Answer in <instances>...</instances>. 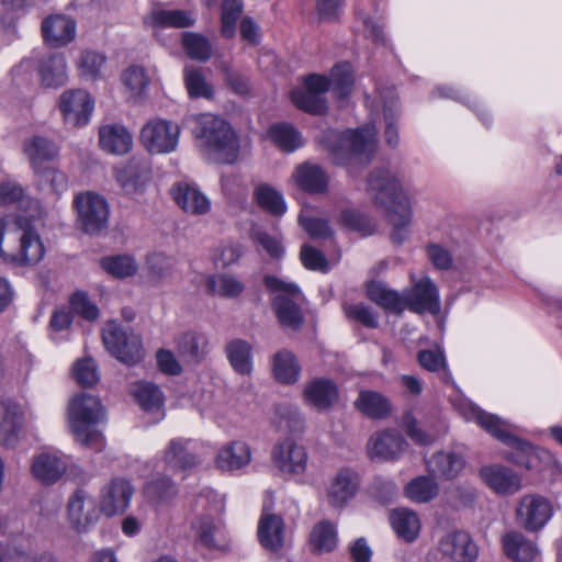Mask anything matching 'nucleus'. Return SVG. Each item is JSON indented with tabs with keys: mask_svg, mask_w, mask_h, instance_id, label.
<instances>
[{
	"mask_svg": "<svg viewBox=\"0 0 562 562\" xmlns=\"http://www.w3.org/2000/svg\"><path fill=\"white\" fill-rule=\"evenodd\" d=\"M269 135L283 151H294L303 144L297 130L289 124H276L271 126Z\"/></svg>",
	"mask_w": 562,
	"mask_h": 562,
	"instance_id": "nucleus-51",
	"label": "nucleus"
},
{
	"mask_svg": "<svg viewBox=\"0 0 562 562\" xmlns=\"http://www.w3.org/2000/svg\"><path fill=\"white\" fill-rule=\"evenodd\" d=\"M521 488L522 479L517 472L506 467L494 468V493L509 496Z\"/></svg>",
	"mask_w": 562,
	"mask_h": 562,
	"instance_id": "nucleus-46",
	"label": "nucleus"
},
{
	"mask_svg": "<svg viewBox=\"0 0 562 562\" xmlns=\"http://www.w3.org/2000/svg\"><path fill=\"white\" fill-rule=\"evenodd\" d=\"M358 475L350 469H341L334 479L329 488V503L334 507L344 506L351 499L358 490Z\"/></svg>",
	"mask_w": 562,
	"mask_h": 562,
	"instance_id": "nucleus-31",
	"label": "nucleus"
},
{
	"mask_svg": "<svg viewBox=\"0 0 562 562\" xmlns=\"http://www.w3.org/2000/svg\"><path fill=\"white\" fill-rule=\"evenodd\" d=\"M342 311L346 317L351 322L359 323L368 328H376L379 326L378 317L373 313L372 308L362 303H345L342 305Z\"/></svg>",
	"mask_w": 562,
	"mask_h": 562,
	"instance_id": "nucleus-57",
	"label": "nucleus"
},
{
	"mask_svg": "<svg viewBox=\"0 0 562 562\" xmlns=\"http://www.w3.org/2000/svg\"><path fill=\"white\" fill-rule=\"evenodd\" d=\"M105 60L103 54L90 49L83 50L78 63L81 75L92 80L97 79Z\"/></svg>",
	"mask_w": 562,
	"mask_h": 562,
	"instance_id": "nucleus-60",
	"label": "nucleus"
},
{
	"mask_svg": "<svg viewBox=\"0 0 562 562\" xmlns=\"http://www.w3.org/2000/svg\"><path fill=\"white\" fill-rule=\"evenodd\" d=\"M520 428L494 414V438L504 443L509 450L505 458L527 470H539L540 462L557 463L554 454L543 448L518 437Z\"/></svg>",
	"mask_w": 562,
	"mask_h": 562,
	"instance_id": "nucleus-5",
	"label": "nucleus"
},
{
	"mask_svg": "<svg viewBox=\"0 0 562 562\" xmlns=\"http://www.w3.org/2000/svg\"><path fill=\"white\" fill-rule=\"evenodd\" d=\"M272 371L278 382L293 384L299 380L301 368L295 356L291 351L282 349L273 356Z\"/></svg>",
	"mask_w": 562,
	"mask_h": 562,
	"instance_id": "nucleus-39",
	"label": "nucleus"
},
{
	"mask_svg": "<svg viewBox=\"0 0 562 562\" xmlns=\"http://www.w3.org/2000/svg\"><path fill=\"white\" fill-rule=\"evenodd\" d=\"M464 459L454 452L438 451L426 460V468L435 479H456L464 469Z\"/></svg>",
	"mask_w": 562,
	"mask_h": 562,
	"instance_id": "nucleus-26",
	"label": "nucleus"
},
{
	"mask_svg": "<svg viewBox=\"0 0 562 562\" xmlns=\"http://www.w3.org/2000/svg\"><path fill=\"white\" fill-rule=\"evenodd\" d=\"M145 493L150 501L161 504L176 497L178 488L171 479L158 476L146 484Z\"/></svg>",
	"mask_w": 562,
	"mask_h": 562,
	"instance_id": "nucleus-52",
	"label": "nucleus"
},
{
	"mask_svg": "<svg viewBox=\"0 0 562 562\" xmlns=\"http://www.w3.org/2000/svg\"><path fill=\"white\" fill-rule=\"evenodd\" d=\"M330 88L338 99L347 98L353 89L355 75L352 66L348 61L336 64L330 71Z\"/></svg>",
	"mask_w": 562,
	"mask_h": 562,
	"instance_id": "nucleus-42",
	"label": "nucleus"
},
{
	"mask_svg": "<svg viewBox=\"0 0 562 562\" xmlns=\"http://www.w3.org/2000/svg\"><path fill=\"white\" fill-rule=\"evenodd\" d=\"M225 355L233 370L240 375L252 372V346L245 339L234 338L225 344Z\"/></svg>",
	"mask_w": 562,
	"mask_h": 562,
	"instance_id": "nucleus-33",
	"label": "nucleus"
},
{
	"mask_svg": "<svg viewBox=\"0 0 562 562\" xmlns=\"http://www.w3.org/2000/svg\"><path fill=\"white\" fill-rule=\"evenodd\" d=\"M291 100L297 109L313 115H323L328 110L327 101L324 97L306 90H292Z\"/></svg>",
	"mask_w": 562,
	"mask_h": 562,
	"instance_id": "nucleus-49",
	"label": "nucleus"
},
{
	"mask_svg": "<svg viewBox=\"0 0 562 562\" xmlns=\"http://www.w3.org/2000/svg\"><path fill=\"white\" fill-rule=\"evenodd\" d=\"M184 83L190 98H205L212 99L213 88L206 81L204 75L200 69H186L184 70Z\"/></svg>",
	"mask_w": 562,
	"mask_h": 562,
	"instance_id": "nucleus-55",
	"label": "nucleus"
},
{
	"mask_svg": "<svg viewBox=\"0 0 562 562\" xmlns=\"http://www.w3.org/2000/svg\"><path fill=\"white\" fill-rule=\"evenodd\" d=\"M131 394L147 413H160L164 406V395L160 389L150 382H137L133 384Z\"/></svg>",
	"mask_w": 562,
	"mask_h": 562,
	"instance_id": "nucleus-38",
	"label": "nucleus"
},
{
	"mask_svg": "<svg viewBox=\"0 0 562 562\" xmlns=\"http://www.w3.org/2000/svg\"><path fill=\"white\" fill-rule=\"evenodd\" d=\"M310 546L315 554L331 552L337 546L335 526L328 520L315 525L310 536Z\"/></svg>",
	"mask_w": 562,
	"mask_h": 562,
	"instance_id": "nucleus-41",
	"label": "nucleus"
},
{
	"mask_svg": "<svg viewBox=\"0 0 562 562\" xmlns=\"http://www.w3.org/2000/svg\"><path fill=\"white\" fill-rule=\"evenodd\" d=\"M554 515L550 498L539 493L522 495L516 506L515 516L519 527L529 532L542 530Z\"/></svg>",
	"mask_w": 562,
	"mask_h": 562,
	"instance_id": "nucleus-10",
	"label": "nucleus"
},
{
	"mask_svg": "<svg viewBox=\"0 0 562 562\" xmlns=\"http://www.w3.org/2000/svg\"><path fill=\"white\" fill-rule=\"evenodd\" d=\"M303 395L308 404L318 411H325L338 402L339 391L333 380L317 378L305 385Z\"/></svg>",
	"mask_w": 562,
	"mask_h": 562,
	"instance_id": "nucleus-23",
	"label": "nucleus"
},
{
	"mask_svg": "<svg viewBox=\"0 0 562 562\" xmlns=\"http://www.w3.org/2000/svg\"><path fill=\"white\" fill-rule=\"evenodd\" d=\"M67 518L70 526L78 532H86L100 518L93 497L83 488H77L67 502Z\"/></svg>",
	"mask_w": 562,
	"mask_h": 562,
	"instance_id": "nucleus-11",
	"label": "nucleus"
},
{
	"mask_svg": "<svg viewBox=\"0 0 562 562\" xmlns=\"http://www.w3.org/2000/svg\"><path fill=\"white\" fill-rule=\"evenodd\" d=\"M42 35L52 47L66 46L75 40L76 22L66 15H50L42 22Z\"/></svg>",
	"mask_w": 562,
	"mask_h": 562,
	"instance_id": "nucleus-20",
	"label": "nucleus"
},
{
	"mask_svg": "<svg viewBox=\"0 0 562 562\" xmlns=\"http://www.w3.org/2000/svg\"><path fill=\"white\" fill-rule=\"evenodd\" d=\"M294 179L296 184L307 193H324L328 187V176L318 165L304 162L296 167Z\"/></svg>",
	"mask_w": 562,
	"mask_h": 562,
	"instance_id": "nucleus-32",
	"label": "nucleus"
},
{
	"mask_svg": "<svg viewBox=\"0 0 562 562\" xmlns=\"http://www.w3.org/2000/svg\"><path fill=\"white\" fill-rule=\"evenodd\" d=\"M367 192L392 225L391 240L402 245L409 236L412 207L400 181L386 169H374L367 178Z\"/></svg>",
	"mask_w": 562,
	"mask_h": 562,
	"instance_id": "nucleus-1",
	"label": "nucleus"
},
{
	"mask_svg": "<svg viewBox=\"0 0 562 562\" xmlns=\"http://www.w3.org/2000/svg\"><path fill=\"white\" fill-rule=\"evenodd\" d=\"M405 494L415 503L425 504L438 496L439 485L431 474L420 475L405 486Z\"/></svg>",
	"mask_w": 562,
	"mask_h": 562,
	"instance_id": "nucleus-40",
	"label": "nucleus"
},
{
	"mask_svg": "<svg viewBox=\"0 0 562 562\" xmlns=\"http://www.w3.org/2000/svg\"><path fill=\"white\" fill-rule=\"evenodd\" d=\"M263 283L270 292H279L271 305L281 325L294 330L299 329L304 322L299 305V300L302 297L299 286L270 274L265 276Z\"/></svg>",
	"mask_w": 562,
	"mask_h": 562,
	"instance_id": "nucleus-7",
	"label": "nucleus"
},
{
	"mask_svg": "<svg viewBox=\"0 0 562 562\" xmlns=\"http://www.w3.org/2000/svg\"><path fill=\"white\" fill-rule=\"evenodd\" d=\"M199 543L206 547L207 549L221 548L218 542V527L214 524V520L209 516L198 518L193 522Z\"/></svg>",
	"mask_w": 562,
	"mask_h": 562,
	"instance_id": "nucleus-56",
	"label": "nucleus"
},
{
	"mask_svg": "<svg viewBox=\"0 0 562 562\" xmlns=\"http://www.w3.org/2000/svg\"><path fill=\"white\" fill-rule=\"evenodd\" d=\"M177 356L186 366H199L209 355V338L205 334L187 330L175 338Z\"/></svg>",
	"mask_w": 562,
	"mask_h": 562,
	"instance_id": "nucleus-16",
	"label": "nucleus"
},
{
	"mask_svg": "<svg viewBox=\"0 0 562 562\" xmlns=\"http://www.w3.org/2000/svg\"><path fill=\"white\" fill-rule=\"evenodd\" d=\"M71 311L83 319L94 322L99 318L100 311L98 306L89 299L83 291H76L69 300Z\"/></svg>",
	"mask_w": 562,
	"mask_h": 562,
	"instance_id": "nucleus-58",
	"label": "nucleus"
},
{
	"mask_svg": "<svg viewBox=\"0 0 562 562\" xmlns=\"http://www.w3.org/2000/svg\"><path fill=\"white\" fill-rule=\"evenodd\" d=\"M24 150L34 169L45 166V162L54 159L58 151L53 142L42 136H35L29 142H25Z\"/></svg>",
	"mask_w": 562,
	"mask_h": 562,
	"instance_id": "nucleus-44",
	"label": "nucleus"
},
{
	"mask_svg": "<svg viewBox=\"0 0 562 562\" xmlns=\"http://www.w3.org/2000/svg\"><path fill=\"white\" fill-rule=\"evenodd\" d=\"M375 131L363 127L344 133L328 131L324 133L322 142L330 155L331 161L337 166L347 165L352 158L366 155L370 160L375 150Z\"/></svg>",
	"mask_w": 562,
	"mask_h": 562,
	"instance_id": "nucleus-6",
	"label": "nucleus"
},
{
	"mask_svg": "<svg viewBox=\"0 0 562 562\" xmlns=\"http://www.w3.org/2000/svg\"><path fill=\"white\" fill-rule=\"evenodd\" d=\"M194 20L183 10L159 11L155 14V23L161 26L189 27Z\"/></svg>",
	"mask_w": 562,
	"mask_h": 562,
	"instance_id": "nucleus-64",
	"label": "nucleus"
},
{
	"mask_svg": "<svg viewBox=\"0 0 562 562\" xmlns=\"http://www.w3.org/2000/svg\"><path fill=\"white\" fill-rule=\"evenodd\" d=\"M104 418V409L97 396L87 393L76 395L68 405V419L76 439L88 448L100 450L102 434L95 426Z\"/></svg>",
	"mask_w": 562,
	"mask_h": 562,
	"instance_id": "nucleus-4",
	"label": "nucleus"
},
{
	"mask_svg": "<svg viewBox=\"0 0 562 562\" xmlns=\"http://www.w3.org/2000/svg\"><path fill=\"white\" fill-rule=\"evenodd\" d=\"M179 126L165 120L148 122L140 131V140L153 154L173 151L178 145Z\"/></svg>",
	"mask_w": 562,
	"mask_h": 562,
	"instance_id": "nucleus-12",
	"label": "nucleus"
},
{
	"mask_svg": "<svg viewBox=\"0 0 562 562\" xmlns=\"http://www.w3.org/2000/svg\"><path fill=\"white\" fill-rule=\"evenodd\" d=\"M217 68L222 72L225 82L235 93L245 95L249 92L250 86L246 76L234 70L226 61L218 63Z\"/></svg>",
	"mask_w": 562,
	"mask_h": 562,
	"instance_id": "nucleus-61",
	"label": "nucleus"
},
{
	"mask_svg": "<svg viewBox=\"0 0 562 562\" xmlns=\"http://www.w3.org/2000/svg\"><path fill=\"white\" fill-rule=\"evenodd\" d=\"M99 143L106 153L124 155L132 148L133 138L124 126L112 124L100 127Z\"/></svg>",
	"mask_w": 562,
	"mask_h": 562,
	"instance_id": "nucleus-30",
	"label": "nucleus"
},
{
	"mask_svg": "<svg viewBox=\"0 0 562 562\" xmlns=\"http://www.w3.org/2000/svg\"><path fill=\"white\" fill-rule=\"evenodd\" d=\"M23 415L10 400H0V445L14 447L19 441Z\"/></svg>",
	"mask_w": 562,
	"mask_h": 562,
	"instance_id": "nucleus-22",
	"label": "nucleus"
},
{
	"mask_svg": "<svg viewBox=\"0 0 562 562\" xmlns=\"http://www.w3.org/2000/svg\"><path fill=\"white\" fill-rule=\"evenodd\" d=\"M250 460V447L244 441L235 440L224 445L218 450L215 464L222 471L232 472L246 467Z\"/></svg>",
	"mask_w": 562,
	"mask_h": 562,
	"instance_id": "nucleus-27",
	"label": "nucleus"
},
{
	"mask_svg": "<svg viewBox=\"0 0 562 562\" xmlns=\"http://www.w3.org/2000/svg\"><path fill=\"white\" fill-rule=\"evenodd\" d=\"M390 521L398 538L406 542L414 541L420 530V522L415 512L407 508H396L390 514Z\"/></svg>",
	"mask_w": 562,
	"mask_h": 562,
	"instance_id": "nucleus-37",
	"label": "nucleus"
},
{
	"mask_svg": "<svg viewBox=\"0 0 562 562\" xmlns=\"http://www.w3.org/2000/svg\"><path fill=\"white\" fill-rule=\"evenodd\" d=\"M45 255L44 244L38 233L31 227L7 226L0 220V257L15 267L38 263Z\"/></svg>",
	"mask_w": 562,
	"mask_h": 562,
	"instance_id": "nucleus-3",
	"label": "nucleus"
},
{
	"mask_svg": "<svg viewBox=\"0 0 562 562\" xmlns=\"http://www.w3.org/2000/svg\"><path fill=\"white\" fill-rule=\"evenodd\" d=\"M206 286L211 293L226 299H235L245 290L244 283L236 277L224 273L209 277Z\"/></svg>",
	"mask_w": 562,
	"mask_h": 562,
	"instance_id": "nucleus-45",
	"label": "nucleus"
},
{
	"mask_svg": "<svg viewBox=\"0 0 562 562\" xmlns=\"http://www.w3.org/2000/svg\"><path fill=\"white\" fill-rule=\"evenodd\" d=\"M77 211V226L88 235H100L108 229L110 206L102 195L87 191L74 199Z\"/></svg>",
	"mask_w": 562,
	"mask_h": 562,
	"instance_id": "nucleus-8",
	"label": "nucleus"
},
{
	"mask_svg": "<svg viewBox=\"0 0 562 562\" xmlns=\"http://www.w3.org/2000/svg\"><path fill=\"white\" fill-rule=\"evenodd\" d=\"M303 266L308 270L327 272L329 262L323 251L310 245H303L300 252Z\"/></svg>",
	"mask_w": 562,
	"mask_h": 562,
	"instance_id": "nucleus-63",
	"label": "nucleus"
},
{
	"mask_svg": "<svg viewBox=\"0 0 562 562\" xmlns=\"http://www.w3.org/2000/svg\"><path fill=\"white\" fill-rule=\"evenodd\" d=\"M147 267L149 278L156 283H160L172 273V260L165 254H153L147 257Z\"/></svg>",
	"mask_w": 562,
	"mask_h": 562,
	"instance_id": "nucleus-59",
	"label": "nucleus"
},
{
	"mask_svg": "<svg viewBox=\"0 0 562 562\" xmlns=\"http://www.w3.org/2000/svg\"><path fill=\"white\" fill-rule=\"evenodd\" d=\"M254 200L262 210L273 216H281L286 211L282 194L267 183L259 184L254 190Z\"/></svg>",
	"mask_w": 562,
	"mask_h": 562,
	"instance_id": "nucleus-43",
	"label": "nucleus"
},
{
	"mask_svg": "<svg viewBox=\"0 0 562 562\" xmlns=\"http://www.w3.org/2000/svg\"><path fill=\"white\" fill-rule=\"evenodd\" d=\"M273 464L284 475H300L307 468V452L305 448L291 438L277 442L271 452Z\"/></svg>",
	"mask_w": 562,
	"mask_h": 562,
	"instance_id": "nucleus-13",
	"label": "nucleus"
},
{
	"mask_svg": "<svg viewBox=\"0 0 562 562\" xmlns=\"http://www.w3.org/2000/svg\"><path fill=\"white\" fill-rule=\"evenodd\" d=\"M134 488L130 481L115 477L106 484L100 497L101 512L106 516L122 514L130 505Z\"/></svg>",
	"mask_w": 562,
	"mask_h": 562,
	"instance_id": "nucleus-18",
	"label": "nucleus"
},
{
	"mask_svg": "<svg viewBox=\"0 0 562 562\" xmlns=\"http://www.w3.org/2000/svg\"><path fill=\"white\" fill-rule=\"evenodd\" d=\"M102 340L106 350L126 366H135L144 358L140 336L116 322L106 323L102 330Z\"/></svg>",
	"mask_w": 562,
	"mask_h": 562,
	"instance_id": "nucleus-9",
	"label": "nucleus"
},
{
	"mask_svg": "<svg viewBox=\"0 0 562 562\" xmlns=\"http://www.w3.org/2000/svg\"><path fill=\"white\" fill-rule=\"evenodd\" d=\"M417 360L422 368L430 372H437L447 384H453L452 375L447 368L446 358L441 350H420Z\"/></svg>",
	"mask_w": 562,
	"mask_h": 562,
	"instance_id": "nucleus-47",
	"label": "nucleus"
},
{
	"mask_svg": "<svg viewBox=\"0 0 562 562\" xmlns=\"http://www.w3.org/2000/svg\"><path fill=\"white\" fill-rule=\"evenodd\" d=\"M101 267L109 274L119 279L133 277L137 272L136 261L127 255L104 257L101 260Z\"/></svg>",
	"mask_w": 562,
	"mask_h": 562,
	"instance_id": "nucleus-50",
	"label": "nucleus"
},
{
	"mask_svg": "<svg viewBox=\"0 0 562 562\" xmlns=\"http://www.w3.org/2000/svg\"><path fill=\"white\" fill-rule=\"evenodd\" d=\"M355 407L371 419H384L392 413L390 401L383 394L370 390L360 391Z\"/></svg>",
	"mask_w": 562,
	"mask_h": 562,
	"instance_id": "nucleus-34",
	"label": "nucleus"
},
{
	"mask_svg": "<svg viewBox=\"0 0 562 562\" xmlns=\"http://www.w3.org/2000/svg\"><path fill=\"white\" fill-rule=\"evenodd\" d=\"M38 74L47 88H58L67 81V64L61 54H53L41 59Z\"/></svg>",
	"mask_w": 562,
	"mask_h": 562,
	"instance_id": "nucleus-35",
	"label": "nucleus"
},
{
	"mask_svg": "<svg viewBox=\"0 0 562 562\" xmlns=\"http://www.w3.org/2000/svg\"><path fill=\"white\" fill-rule=\"evenodd\" d=\"M243 13V0H223L221 34L226 38L235 35L236 23Z\"/></svg>",
	"mask_w": 562,
	"mask_h": 562,
	"instance_id": "nucleus-54",
	"label": "nucleus"
},
{
	"mask_svg": "<svg viewBox=\"0 0 562 562\" xmlns=\"http://www.w3.org/2000/svg\"><path fill=\"white\" fill-rule=\"evenodd\" d=\"M440 553L453 562H474L477 557V547L470 535L459 530L446 535L439 541Z\"/></svg>",
	"mask_w": 562,
	"mask_h": 562,
	"instance_id": "nucleus-19",
	"label": "nucleus"
},
{
	"mask_svg": "<svg viewBox=\"0 0 562 562\" xmlns=\"http://www.w3.org/2000/svg\"><path fill=\"white\" fill-rule=\"evenodd\" d=\"M170 195L187 214L200 216L211 210L210 199L194 183L177 182L171 187Z\"/></svg>",
	"mask_w": 562,
	"mask_h": 562,
	"instance_id": "nucleus-17",
	"label": "nucleus"
},
{
	"mask_svg": "<svg viewBox=\"0 0 562 562\" xmlns=\"http://www.w3.org/2000/svg\"><path fill=\"white\" fill-rule=\"evenodd\" d=\"M367 295L376 305L394 314H402L405 310L404 292L400 294L382 282L371 281L367 286Z\"/></svg>",
	"mask_w": 562,
	"mask_h": 562,
	"instance_id": "nucleus-36",
	"label": "nucleus"
},
{
	"mask_svg": "<svg viewBox=\"0 0 562 562\" xmlns=\"http://www.w3.org/2000/svg\"><path fill=\"white\" fill-rule=\"evenodd\" d=\"M505 555L514 562H530L539 550L537 544L520 531H509L502 538Z\"/></svg>",
	"mask_w": 562,
	"mask_h": 562,
	"instance_id": "nucleus-28",
	"label": "nucleus"
},
{
	"mask_svg": "<svg viewBox=\"0 0 562 562\" xmlns=\"http://www.w3.org/2000/svg\"><path fill=\"white\" fill-rule=\"evenodd\" d=\"M182 46L191 59L204 63L212 56V46L209 40L199 33H183Z\"/></svg>",
	"mask_w": 562,
	"mask_h": 562,
	"instance_id": "nucleus-48",
	"label": "nucleus"
},
{
	"mask_svg": "<svg viewBox=\"0 0 562 562\" xmlns=\"http://www.w3.org/2000/svg\"><path fill=\"white\" fill-rule=\"evenodd\" d=\"M258 539L269 551H278L284 544V521L277 514L263 512L258 522Z\"/></svg>",
	"mask_w": 562,
	"mask_h": 562,
	"instance_id": "nucleus-25",
	"label": "nucleus"
},
{
	"mask_svg": "<svg viewBox=\"0 0 562 562\" xmlns=\"http://www.w3.org/2000/svg\"><path fill=\"white\" fill-rule=\"evenodd\" d=\"M190 439L175 438L164 451V462L173 471H187L200 464L199 457L189 448Z\"/></svg>",
	"mask_w": 562,
	"mask_h": 562,
	"instance_id": "nucleus-24",
	"label": "nucleus"
},
{
	"mask_svg": "<svg viewBox=\"0 0 562 562\" xmlns=\"http://www.w3.org/2000/svg\"><path fill=\"white\" fill-rule=\"evenodd\" d=\"M193 134L201 139L213 159L223 165H232L239 156V139L232 126L221 116L201 113L192 117Z\"/></svg>",
	"mask_w": 562,
	"mask_h": 562,
	"instance_id": "nucleus-2",
	"label": "nucleus"
},
{
	"mask_svg": "<svg viewBox=\"0 0 562 562\" xmlns=\"http://www.w3.org/2000/svg\"><path fill=\"white\" fill-rule=\"evenodd\" d=\"M66 469L67 463L61 458L48 452L35 457L32 464L34 476L45 485H52L59 481Z\"/></svg>",
	"mask_w": 562,
	"mask_h": 562,
	"instance_id": "nucleus-29",
	"label": "nucleus"
},
{
	"mask_svg": "<svg viewBox=\"0 0 562 562\" xmlns=\"http://www.w3.org/2000/svg\"><path fill=\"white\" fill-rule=\"evenodd\" d=\"M59 109L64 121L71 127L88 123L93 110V101L85 90H67L59 98Z\"/></svg>",
	"mask_w": 562,
	"mask_h": 562,
	"instance_id": "nucleus-15",
	"label": "nucleus"
},
{
	"mask_svg": "<svg viewBox=\"0 0 562 562\" xmlns=\"http://www.w3.org/2000/svg\"><path fill=\"white\" fill-rule=\"evenodd\" d=\"M405 310L416 314L436 315L440 311L438 288L429 278L417 281L409 290L404 291Z\"/></svg>",
	"mask_w": 562,
	"mask_h": 562,
	"instance_id": "nucleus-14",
	"label": "nucleus"
},
{
	"mask_svg": "<svg viewBox=\"0 0 562 562\" xmlns=\"http://www.w3.org/2000/svg\"><path fill=\"white\" fill-rule=\"evenodd\" d=\"M38 184L42 189H48L55 194H60L67 189V178L65 173L53 166H42L35 168Z\"/></svg>",
	"mask_w": 562,
	"mask_h": 562,
	"instance_id": "nucleus-53",
	"label": "nucleus"
},
{
	"mask_svg": "<svg viewBox=\"0 0 562 562\" xmlns=\"http://www.w3.org/2000/svg\"><path fill=\"white\" fill-rule=\"evenodd\" d=\"M74 375L78 384L90 387L99 381L98 367L93 359L79 360L74 366Z\"/></svg>",
	"mask_w": 562,
	"mask_h": 562,
	"instance_id": "nucleus-62",
	"label": "nucleus"
},
{
	"mask_svg": "<svg viewBox=\"0 0 562 562\" xmlns=\"http://www.w3.org/2000/svg\"><path fill=\"white\" fill-rule=\"evenodd\" d=\"M406 446V440L395 429H386L375 434L369 440V449L372 457L381 460L397 459L404 452Z\"/></svg>",
	"mask_w": 562,
	"mask_h": 562,
	"instance_id": "nucleus-21",
	"label": "nucleus"
}]
</instances>
